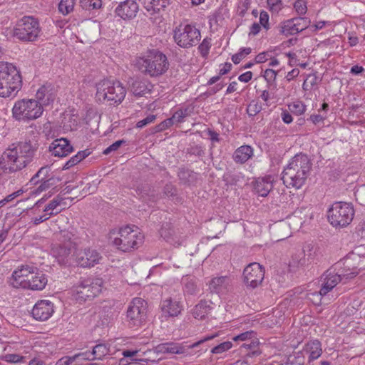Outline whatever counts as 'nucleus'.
<instances>
[{
  "instance_id": "f257e3e1",
  "label": "nucleus",
  "mask_w": 365,
  "mask_h": 365,
  "mask_svg": "<svg viewBox=\"0 0 365 365\" xmlns=\"http://www.w3.org/2000/svg\"><path fill=\"white\" fill-rule=\"evenodd\" d=\"M38 148L36 140L19 142L7 148L1 155L0 167L4 171L16 172L24 168L34 158Z\"/></svg>"
},
{
  "instance_id": "f03ea898",
  "label": "nucleus",
  "mask_w": 365,
  "mask_h": 365,
  "mask_svg": "<svg viewBox=\"0 0 365 365\" xmlns=\"http://www.w3.org/2000/svg\"><path fill=\"white\" fill-rule=\"evenodd\" d=\"M312 163L308 155H295L284 168L282 180L287 187L301 188L310 174Z\"/></svg>"
},
{
  "instance_id": "7ed1b4c3",
  "label": "nucleus",
  "mask_w": 365,
  "mask_h": 365,
  "mask_svg": "<svg viewBox=\"0 0 365 365\" xmlns=\"http://www.w3.org/2000/svg\"><path fill=\"white\" fill-rule=\"evenodd\" d=\"M21 88L19 70L12 63L0 62V97L14 98Z\"/></svg>"
},
{
  "instance_id": "20e7f679",
  "label": "nucleus",
  "mask_w": 365,
  "mask_h": 365,
  "mask_svg": "<svg viewBox=\"0 0 365 365\" xmlns=\"http://www.w3.org/2000/svg\"><path fill=\"white\" fill-rule=\"evenodd\" d=\"M135 66L141 73L150 77H158L168 71L169 63L164 53L158 50L152 49L144 56L137 58Z\"/></svg>"
},
{
  "instance_id": "39448f33",
  "label": "nucleus",
  "mask_w": 365,
  "mask_h": 365,
  "mask_svg": "<svg viewBox=\"0 0 365 365\" xmlns=\"http://www.w3.org/2000/svg\"><path fill=\"white\" fill-rule=\"evenodd\" d=\"M115 234V232H112L110 238L113 240V245L123 252H129L137 249L143 242V236L137 227L133 229L127 225L119 229L118 236L113 237Z\"/></svg>"
},
{
  "instance_id": "423d86ee",
  "label": "nucleus",
  "mask_w": 365,
  "mask_h": 365,
  "mask_svg": "<svg viewBox=\"0 0 365 365\" xmlns=\"http://www.w3.org/2000/svg\"><path fill=\"white\" fill-rule=\"evenodd\" d=\"M96 98L113 104L120 103L125 98L126 90L118 81L104 79L96 85Z\"/></svg>"
},
{
  "instance_id": "0eeeda50",
  "label": "nucleus",
  "mask_w": 365,
  "mask_h": 365,
  "mask_svg": "<svg viewBox=\"0 0 365 365\" xmlns=\"http://www.w3.org/2000/svg\"><path fill=\"white\" fill-rule=\"evenodd\" d=\"M354 209L351 204L335 202L327 211L329 222L336 228L345 227L353 220Z\"/></svg>"
},
{
  "instance_id": "6e6552de",
  "label": "nucleus",
  "mask_w": 365,
  "mask_h": 365,
  "mask_svg": "<svg viewBox=\"0 0 365 365\" xmlns=\"http://www.w3.org/2000/svg\"><path fill=\"white\" fill-rule=\"evenodd\" d=\"M43 108L35 99L24 98L17 101L12 108V116L19 121L28 122L41 117Z\"/></svg>"
},
{
  "instance_id": "1a4fd4ad",
  "label": "nucleus",
  "mask_w": 365,
  "mask_h": 365,
  "mask_svg": "<svg viewBox=\"0 0 365 365\" xmlns=\"http://www.w3.org/2000/svg\"><path fill=\"white\" fill-rule=\"evenodd\" d=\"M77 238L72 232L64 230L60 233V244L56 245L52 248L53 257L58 264L66 265L69 263L72 254L76 249Z\"/></svg>"
},
{
  "instance_id": "9d476101",
  "label": "nucleus",
  "mask_w": 365,
  "mask_h": 365,
  "mask_svg": "<svg viewBox=\"0 0 365 365\" xmlns=\"http://www.w3.org/2000/svg\"><path fill=\"white\" fill-rule=\"evenodd\" d=\"M102 284L100 279H83L73 287L72 295L80 303L91 300L101 292Z\"/></svg>"
},
{
  "instance_id": "9b49d317",
  "label": "nucleus",
  "mask_w": 365,
  "mask_h": 365,
  "mask_svg": "<svg viewBox=\"0 0 365 365\" xmlns=\"http://www.w3.org/2000/svg\"><path fill=\"white\" fill-rule=\"evenodd\" d=\"M217 336V333L214 334H208L200 340L188 346H185L184 343H177L173 341L162 343L155 346L153 348V350L157 354H186L189 349L197 348L200 344L212 340Z\"/></svg>"
},
{
  "instance_id": "f8f14e48",
  "label": "nucleus",
  "mask_w": 365,
  "mask_h": 365,
  "mask_svg": "<svg viewBox=\"0 0 365 365\" xmlns=\"http://www.w3.org/2000/svg\"><path fill=\"white\" fill-rule=\"evenodd\" d=\"M200 32L192 24H180L174 31V39L182 48L195 45L200 39Z\"/></svg>"
},
{
  "instance_id": "ddd939ff",
  "label": "nucleus",
  "mask_w": 365,
  "mask_h": 365,
  "mask_svg": "<svg viewBox=\"0 0 365 365\" xmlns=\"http://www.w3.org/2000/svg\"><path fill=\"white\" fill-rule=\"evenodd\" d=\"M147 302L140 297L134 298L130 303L126 314V321L130 327L141 326L147 318Z\"/></svg>"
},
{
  "instance_id": "4468645a",
  "label": "nucleus",
  "mask_w": 365,
  "mask_h": 365,
  "mask_svg": "<svg viewBox=\"0 0 365 365\" xmlns=\"http://www.w3.org/2000/svg\"><path fill=\"white\" fill-rule=\"evenodd\" d=\"M34 271H36V267L33 264H26L19 266L9 278V284L15 289H27L31 286L29 277Z\"/></svg>"
},
{
  "instance_id": "2eb2a0df",
  "label": "nucleus",
  "mask_w": 365,
  "mask_h": 365,
  "mask_svg": "<svg viewBox=\"0 0 365 365\" xmlns=\"http://www.w3.org/2000/svg\"><path fill=\"white\" fill-rule=\"evenodd\" d=\"M341 280V274L335 269H328L321 277L322 286L319 292H312L309 295L317 297L320 301L322 297L331 291Z\"/></svg>"
},
{
  "instance_id": "dca6fc26",
  "label": "nucleus",
  "mask_w": 365,
  "mask_h": 365,
  "mask_svg": "<svg viewBox=\"0 0 365 365\" xmlns=\"http://www.w3.org/2000/svg\"><path fill=\"white\" fill-rule=\"evenodd\" d=\"M243 277L246 286L255 289L262 284L264 277V271L259 263H250L245 268Z\"/></svg>"
},
{
  "instance_id": "f3484780",
  "label": "nucleus",
  "mask_w": 365,
  "mask_h": 365,
  "mask_svg": "<svg viewBox=\"0 0 365 365\" xmlns=\"http://www.w3.org/2000/svg\"><path fill=\"white\" fill-rule=\"evenodd\" d=\"M39 24H16L14 29V36L22 41H34L38 36Z\"/></svg>"
},
{
  "instance_id": "a211bd4d",
  "label": "nucleus",
  "mask_w": 365,
  "mask_h": 365,
  "mask_svg": "<svg viewBox=\"0 0 365 365\" xmlns=\"http://www.w3.org/2000/svg\"><path fill=\"white\" fill-rule=\"evenodd\" d=\"M54 312L53 304L49 300H39L34 306L31 314L38 321L48 319Z\"/></svg>"
},
{
  "instance_id": "6ab92c4d",
  "label": "nucleus",
  "mask_w": 365,
  "mask_h": 365,
  "mask_svg": "<svg viewBox=\"0 0 365 365\" xmlns=\"http://www.w3.org/2000/svg\"><path fill=\"white\" fill-rule=\"evenodd\" d=\"M102 257L96 250L88 248L80 251L76 257L78 264L82 267H91L99 263Z\"/></svg>"
},
{
  "instance_id": "aec40b11",
  "label": "nucleus",
  "mask_w": 365,
  "mask_h": 365,
  "mask_svg": "<svg viewBox=\"0 0 365 365\" xmlns=\"http://www.w3.org/2000/svg\"><path fill=\"white\" fill-rule=\"evenodd\" d=\"M160 308L163 317L167 319L178 316L181 313L183 306L180 301L169 297L161 302Z\"/></svg>"
},
{
  "instance_id": "412c9836",
  "label": "nucleus",
  "mask_w": 365,
  "mask_h": 365,
  "mask_svg": "<svg viewBox=\"0 0 365 365\" xmlns=\"http://www.w3.org/2000/svg\"><path fill=\"white\" fill-rule=\"evenodd\" d=\"M301 24H284L282 27L281 32L285 36L294 35L300 32H304V36L310 35V32H314L323 29L325 24H308L307 26H300Z\"/></svg>"
},
{
  "instance_id": "4be33fe9",
  "label": "nucleus",
  "mask_w": 365,
  "mask_h": 365,
  "mask_svg": "<svg viewBox=\"0 0 365 365\" xmlns=\"http://www.w3.org/2000/svg\"><path fill=\"white\" fill-rule=\"evenodd\" d=\"M138 11V4L133 0H126L115 9V14L124 21L131 20Z\"/></svg>"
},
{
  "instance_id": "5701e85b",
  "label": "nucleus",
  "mask_w": 365,
  "mask_h": 365,
  "mask_svg": "<svg viewBox=\"0 0 365 365\" xmlns=\"http://www.w3.org/2000/svg\"><path fill=\"white\" fill-rule=\"evenodd\" d=\"M73 146L66 138H58L54 140L49 145V151L56 157H64L72 153Z\"/></svg>"
},
{
  "instance_id": "b1692460",
  "label": "nucleus",
  "mask_w": 365,
  "mask_h": 365,
  "mask_svg": "<svg viewBox=\"0 0 365 365\" xmlns=\"http://www.w3.org/2000/svg\"><path fill=\"white\" fill-rule=\"evenodd\" d=\"M36 101L41 105V108L51 103L55 98L53 87L51 84L43 85L40 87L36 93Z\"/></svg>"
},
{
  "instance_id": "393cba45",
  "label": "nucleus",
  "mask_w": 365,
  "mask_h": 365,
  "mask_svg": "<svg viewBox=\"0 0 365 365\" xmlns=\"http://www.w3.org/2000/svg\"><path fill=\"white\" fill-rule=\"evenodd\" d=\"M29 278L31 286H29L27 289L34 291L43 290L48 283L46 274L42 271H40L36 267V271H34V273L30 275Z\"/></svg>"
},
{
  "instance_id": "a878e982",
  "label": "nucleus",
  "mask_w": 365,
  "mask_h": 365,
  "mask_svg": "<svg viewBox=\"0 0 365 365\" xmlns=\"http://www.w3.org/2000/svg\"><path fill=\"white\" fill-rule=\"evenodd\" d=\"M274 177L267 175L256 180L254 189L255 191L262 197H266L273 188Z\"/></svg>"
},
{
  "instance_id": "bb28decb",
  "label": "nucleus",
  "mask_w": 365,
  "mask_h": 365,
  "mask_svg": "<svg viewBox=\"0 0 365 365\" xmlns=\"http://www.w3.org/2000/svg\"><path fill=\"white\" fill-rule=\"evenodd\" d=\"M137 195L148 203L156 202L161 198V194L156 192L148 185H141L135 189Z\"/></svg>"
},
{
  "instance_id": "cd10ccee",
  "label": "nucleus",
  "mask_w": 365,
  "mask_h": 365,
  "mask_svg": "<svg viewBox=\"0 0 365 365\" xmlns=\"http://www.w3.org/2000/svg\"><path fill=\"white\" fill-rule=\"evenodd\" d=\"M170 4V0H151L145 4V9L148 13V15L150 16V19L156 21L159 19L158 16L152 17L155 14H159L161 10L165 9Z\"/></svg>"
},
{
  "instance_id": "c85d7f7f",
  "label": "nucleus",
  "mask_w": 365,
  "mask_h": 365,
  "mask_svg": "<svg viewBox=\"0 0 365 365\" xmlns=\"http://www.w3.org/2000/svg\"><path fill=\"white\" fill-rule=\"evenodd\" d=\"M230 283V278L227 276L214 277L209 283V289L211 292L224 294L227 292Z\"/></svg>"
},
{
  "instance_id": "c756f323",
  "label": "nucleus",
  "mask_w": 365,
  "mask_h": 365,
  "mask_svg": "<svg viewBox=\"0 0 365 365\" xmlns=\"http://www.w3.org/2000/svg\"><path fill=\"white\" fill-rule=\"evenodd\" d=\"M303 351L309 355L308 362L317 359L322 354V344L317 340H311L306 343Z\"/></svg>"
},
{
  "instance_id": "7c9ffc66",
  "label": "nucleus",
  "mask_w": 365,
  "mask_h": 365,
  "mask_svg": "<svg viewBox=\"0 0 365 365\" xmlns=\"http://www.w3.org/2000/svg\"><path fill=\"white\" fill-rule=\"evenodd\" d=\"M289 266L292 271H296L308 269L312 264L307 261V256L303 252L292 255Z\"/></svg>"
},
{
  "instance_id": "2f4dec72",
  "label": "nucleus",
  "mask_w": 365,
  "mask_h": 365,
  "mask_svg": "<svg viewBox=\"0 0 365 365\" xmlns=\"http://www.w3.org/2000/svg\"><path fill=\"white\" fill-rule=\"evenodd\" d=\"M254 150L250 145H242L239 147L233 154V160L237 163L243 164L253 155Z\"/></svg>"
},
{
  "instance_id": "473e14b6",
  "label": "nucleus",
  "mask_w": 365,
  "mask_h": 365,
  "mask_svg": "<svg viewBox=\"0 0 365 365\" xmlns=\"http://www.w3.org/2000/svg\"><path fill=\"white\" fill-rule=\"evenodd\" d=\"M150 83L146 80H135L131 86L130 91L135 96H143L150 91Z\"/></svg>"
},
{
  "instance_id": "72a5a7b5",
  "label": "nucleus",
  "mask_w": 365,
  "mask_h": 365,
  "mask_svg": "<svg viewBox=\"0 0 365 365\" xmlns=\"http://www.w3.org/2000/svg\"><path fill=\"white\" fill-rule=\"evenodd\" d=\"M303 252L307 256V261L312 265L317 264L322 256L320 248L312 244L307 245Z\"/></svg>"
},
{
  "instance_id": "f704fd0d",
  "label": "nucleus",
  "mask_w": 365,
  "mask_h": 365,
  "mask_svg": "<svg viewBox=\"0 0 365 365\" xmlns=\"http://www.w3.org/2000/svg\"><path fill=\"white\" fill-rule=\"evenodd\" d=\"M210 304V301L201 300L192 311L193 317L195 319H203L212 309Z\"/></svg>"
},
{
  "instance_id": "c9c22d12",
  "label": "nucleus",
  "mask_w": 365,
  "mask_h": 365,
  "mask_svg": "<svg viewBox=\"0 0 365 365\" xmlns=\"http://www.w3.org/2000/svg\"><path fill=\"white\" fill-rule=\"evenodd\" d=\"M49 178H56L51 172V168L49 165L41 167L38 172L31 178L30 183L38 185L39 181L48 180Z\"/></svg>"
},
{
  "instance_id": "e433bc0d",
  "label": "nucleus",
  "mask_w": 365,
  "mask_h": 365,
  "mask_svg": "<svg viewBox=\"0 0 365 365\" xmlns=\"http://www.w3.org/2000/svg\"><path fill=\"white\" fill-rule=\"evenodd\" d=\"M63 200V198L60 195H57L45 207L43 211L45 212H48L49 216L56 215L57 214L61 212V209H58V206H60Z\"/></svg>"
},
{
  "instance_id": "4c0bfd02",
  "label": "nucleus",
  "mask_w": 365,
  "mask_h": 365,
  "mask_svg": "<svg viewBox=\"0 0 365 365\" xmlns=\"http://www.w3.org/2000/svg\"><path fill=\"white\" fill-rule=\"evenodd\" d=\"M91 152L88 149L78 152L76 155L71 157L63 165V168L65 170L69 169L70 168L77 165L78 163L82 161L86 157H88Z\"/></svg>"
},
{
  "instance_id": "58836bf2",
  "label": "nucleus",
  "mask_w": 365,
  "mask_h": 365,
  "mask_svg": "<svg viewBox=\"0 0 365 365\" xmlns=\"http://www.w3.org/2000/svg\"><path fill=\"white\" fill-rule=\"evenodd\" d=\"M60 181L59 178H49L48 180H44L39 181L38 185L34 190L35 194H39L50 187L54 186L57 182Z\"/></svg>"
},
{
  "instance_id": "ea45409f",
  "label": "nucleus",
  "mask_w": 365,
  "mask_h": 365,
  "mask_svg": "<svg viewBox=\"0 0 365 365\" xmlns=\"http://www.w3.org/2000/svg\"><path fill=\"white\" fill-rule=\"evenodd\" d=\"M93 359H101L109 353V349L103 344L96 345L92 351H90Z\"/></svg>"
},
{
  "instance_id": "a19ab883",
  "label": "nucleus",
  "mask_w": 365,
  "mask_h": 365,
  "mask_svg": "<svg viewBox=\"0 0 365 365\" xmlns=\"http://www.w3.org/2000/svg\"><path fill=\"white\" fill-rule=\"evenodd\" d=\"M228 18V11L225 8H219L210 16V23L214 21L215 23L222 22L226 21Z\"/></svg>"
},
{
  "instance_id": "79ce46f5",
  "label": "nucleus",
  "mask_w": 365,
  "mask_h": 365,
  "mask_svg": "<svg viewBox=\"0 0 365 365\" xmlns=\"http://www.w3.org/2000/svg\"><path fill=\"white\" fill-rule=\"evenodd\" d=\"M81 6L86 10L96 11L102 6L101 0H80Z\"/></svg>"
},
{
  "instance_id": "37998d69",
  "label": "nucleus",
  "mask_w": 365,
  "mask_h": 365,
  "mask_svg": "<svg viewBox=\"0 0 365 365\" xmlns=\"http://www.w3.org/2000/svg\"><path fill=\"white\" fill-rule=\"evenodd\" d=\"M249 341V343L245 342L241 346L242 348L252 350L251 352L247 353V356L249 357H252L254 356L259 355L260 354L259 351L255 350V348H257L259 344L257 336H255V338L250 339Z\"/></svg>"
},
{
  "instance_id": "c03bdc74",
  "label": "nucleus",
  "mask_w": 365,
  "mask_h": 365,
  "mask_svg": "<svg viewBox=\"0 0 365 365\" xmlns=\"http://www.w3.org/2000/svg\"><path fill=\"white\" fill-rule=\"evenodd\" d=\"M76 0H61L58 4V10L63 15H66L73 10Z\"/></svg>"
},
{
  "instance_id": "a18cd8bd",
  "label": "nucleus",
  "mask_w": 365,
  "mask_h": 365,
  "mask_svg": "<svg viewBox=\"0 0 365 365\" xmlns=\"http://www.w3.org/2000/svg\"><path fill=\"white\" fill-rule=\"evenodd\" d=\"M289 110L296 115H300L305 113L307 106L302 101H295L288 105Z\"/></svg>"
},
{
  "instance_id": "49530a36",
  "label": "nucleus",
  "mask_w": 365,
  "mask_h": 365,
  "mask_svg": "<svg viewBox=\"0 0 365 365\" xmlns=\"http://www.w3.org/2000/svg\"><path fill=\"white\" fill-rule=\"evenodd\" d=\"M252 51L250 47L241 48L239 51L232 56V61L235 64H238L243 58L249 55Z\"/></svg>"
},
{
  "instance_id": "de8ad7c7",
  "label": "nucleus",
  "mask_w": 365,
  "mask_h": 365,
  "mask_svg": "<svg viewBox=\"0 0 365 365\" xmlns=\"http://www.w3.org/2000/svg\"><path fill=\"white\" fill-rule=\"evenodd\" d=\"M232 347V343L230 341H224L220 344L214 346L211 349V353L214 354H222Z\"/></svg>"
},
{
  "instance_id": "09e8293b",
  "label": "nucleus",
  "mask_w": 365,
  "mask_h": 365,
  "mask_svg": "<svg viewBox=\"0 0 365 365\" xmlns=\"http://www.w3.org/2000/svg\"><path fill=\"white\" fill-rule=\"evenodd\" d=\"M189 115L188 108L178 109L171 117L174 123H179L184 121V118Z\"/></svg>"
},
{
  "instance_id": "8fccbe9b",
  "label": "nucleus",
  "mask_w": 365,
  "mask_h": 365,
  "mask_svg": "<svg viewBox=\"0 0 365 365\" xmlns=\"http://www.w3.org/2000/svg\"><path fill=\"white\" fill-rule=\"evenodd\" d=\"M210 47L211 39L207 38H204L202 42L198 46L199 52L203 58H206L207 56Z\"/></svg>"
},
{
  "instance_id": "3c124183",
  "label": "nucleus",
  "mask_w": 365,
  "mask_h": 365,
  "mask_svg": "<svg viewBox=\"0 0 365 365\" xmlns=\"http://www.w3.org/2000/svg\"><path fill=\"white\" fill-rule=\"evenodd\" d=\"M255 336H256V333L252 330H250V331L242 332V333L234 336L232 338V339L235 341H249V340L250 339L255 338Z\"/></svg>"
},
{
  "instance_id": "603ef678",
  "label": "nucleus",
  "mask_w": 365,
  "mask_h": 365,
  "mask_svg": "<svg viewBox=\"0 0 365 365\" xmlns=\"http://www.w3.org/2000/svg\"><path fill=\"white\" fill-rule=\"evenodd\" d=\"M185 282L184 291L189 294H195L197 291V284L192 279H187Z\"/></svg>"
},
{
  "instance_id": "864d4df0",
  "label": "nucleus",
  "mask_w": 365,
  "mask_h": 365,
  "mask_svg": "<svg viewBox=\"0 0 365 365\" xmlns=\"http://www.w3.org/2000/svg\"><path fill=\"white\" fill-rule=\"evenodd\" d=\"M126 141L123 139L119 140L111 144L106 149L104 150L103 154L108 155L113 151L117 150L122 145L125 144Z\"/></svg>"
},
{
  "instance_id": "5fc2aeb1",
  "label": "nucleus",
  "mask_w": 365,
  "mask_h": 365,
  "mask_svg": "<svg viewBox=\"0 0 365 365\" xmlns=\"http://www.w3.org/2000/svg\"><path fill=\"white\" fill-rule=\"evenodd\" d=\"M187 153L195 156H202L205 154V148L199 145H192L187 149Z\"/></svg>"
},
{
  "instance_id": "6e6d98bb",
  "label": "nucleus",
  "mask_w": 365,
  "mask_h": 365,
  "mask_svg": "<svg viewBox=\"0 0 365 365\" xmlns=\"http://www.w3.org/2000/svg\"><path fill=\"white\" fill-rule=\"evenodd\" d=\"M25 359L26 356L16 354H10L4 356V360L9 363L21 362L23 361Z\"/></svg>"
},
{
  "instance_id": "4d7b16f0",
  "label": "nucleus",
  "mask_w": 365,
  "mask_h": 365,
  "mask_svg": "<svg viewBox=\"0 0 365 365\" xmlns=\"http://www.w3.org/2000/svg\"><path fill=\"white\" fill-rule=\"evenodd\" d=\"M23 193V191L21 190H17L9 195H7L5 198L0 200V206L1 207H4L6 204H7L9 202H11L14 200L16 197H19Z\"/></svg>"
},
{
  "instance_id": "13d9d810",
  "label": "nucleus",
  "mask_w": 365,
  "mask_h": 365,
  "mask_svg": "<svg viewBox=\"0 0 365 365\" xmlns=\"http://www.w3.org/2000/svg\"><path fill=\"white\" fill-rule=\"evenodd\" d=\"M277 73L270 68H267L264 71V78L268 83H272L275 81Z\"/></svg>"
},
{
  "instance_id": "bf43d9fd",
  "label": "nucleus",
  "mask_w": 365,
  "mask_h": 365,
  "mask_svg": "<svg viewBox=\"0 0 365 365\" xmlns=\"http://www.w3.org/2000/svg\"><path fill=\"white\" fill-rule=\"evenodd\" d=\"M76 356H78L77 365H81L85 361L93 360L90 351L80 352L76 354Z\"/></svg>"
},
{
  "instance_id": "052dcab7",
  "label": "nucleus",
  "mask_w": 365,
  "mask_h": 365,
  "mask_svg": "<svg viewBox=\"0 0 365 365\" xmlns=\"http://www.w3.org/2000/svg\"><path fill=\"white\" fill-rule=\"evenodd\" d=\"M267 3L272 12H278L282 8L281 0H267Z\"/></svg>"
},
{
  "instance_id": "680f3d73",
  "label": "nucleus",
  "mask_w": 365,
  "mask_h": 365,
  "mask_svg": "<svg viewBox=\"0 0 365 365\" xmlns=\"http://www.w3.org/2000/svg\"><path fill=\"white\" fill-rule=\"evenodd\" d=\"M355 197L359 204L365 205V185H362L355 192Z\"/></svg>"
},
{
  "instance_id": "e2e57ef3",
  "label": "nucleus",
  "mask_w": 365,
  "mask_h": 365,
  "mask_svg": "<svg viewBox=\"0 0 365 365\" xmlns=\"http://www.w3.org/2000/svg\"><path fill=\"white\" fill-rule=\"evenodd\" d=\"M261 26H263V27L266 30H268L270 28L269 24H252V26L250 27V30L249 32V36L250 37L251 36H256L257 34H258L261 30Z\"/></svg>"
},
{
  "instance_id": "0e129e2a",
  "label": "nucleus",
  "mask_w": 365,
  "mask_h": 365,
  "mask_svg": "<svg viewBox=\"0 0 365 365\" xmlns=\"http://www.w3.org/2000/svg\"><path fill=\"white\" fill-rule=\"evenodd\" d=\"M294 7L299 14H304L307 11L306 4L302 0H297L294 2Z\"/></svg>"
},
{
  "instance_id": "69168bd1",
  "label": "nucleus",
  "mask_w": 365,
  "mask_h": 365,
  "mask_svg": "<svg viewBox=\"0 0 365 365\" xmlns=\"http://www.w3.org/2000/svg\"><path fill=\"white\" fill-rule=\"evenodd\" d=\"M155 120V115H149L144 119L139 120L137 124L136 127L139 128H142L147 125L152 123Z\"/></svg>"
},
{
  "instance_id": "338daca9",
  "label": "nucleus",
  "mask_w": 365,
  "mask_h": 365,
  "mask_svg": "<svg viewBox=\"0 0 365 365\" xmlns=\"http://www.w3.org/2000/svg\"><path fill=\"white\" fill-rule=\"evenodd\" d=\"M261 110V107L257 103H251L247 107V113L250 115L254 116Z\"/></svg>"
},
{
  "instance_id": "774afa93",
  "label": "nucleus",
  "mask_w": 365,
  "mask_h": 365,
  "mask_svg": "<svg viewBox=\"0 0 365 365\" xmlns=\"http://www.w3.org/2000/svg\"><path fill=\"white\" fill-rule=\"evenodd\" d=\"M176 189L172 184H166L163 189V194L166 197L173 196L175 195Z\"/></svg>"
}]
</instances>
